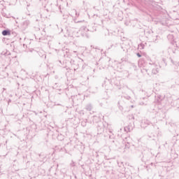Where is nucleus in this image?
I'll return each instance as SVG.
<instances>
[{
    "mask_svg": "<svg viewBox=\"0 0 179 179\" xmlns=\"http://www.w3.org/2000/svg\"><path fill=\"white\" fill-rule=\"evenodd\" d=\"M115 86H116V87H117V89L121 90V87H120V81H116L115 83Z\"/></svg>",
    "mask_w": 179,
    "mask_h": 179,
    "instance_id": "nucleus-12",
    "label": "nucleus"
},
{
    "mask_svg": "<svg viewBox=\"0 0 179 179\" xmlns=\"http://www.w3.org/2000/svg\"><path fill=\"white\" fill-rule=\"evenodd\" d=\"M124 89H128V86L124 87Z\"/></svg>",
    "mask_w": 179,
    "mask_h": 179,
    "instance_id": "nucleus-27",
    "label": "nucleus"
},
{
    "mask_svg": "<svg viewBox=\"0 0 179 179\" xmlns=\"http://www.w3.org/2000/svg\"><path fill=\"white\" fill-rule=\"evenodd\" d=\"M75 12H76V15H78V13L76 12V10H75Z\"/></svg>",
    "mask_w": 179,
    "mask_h": 179,
    "instance_id": "nucleus-29",
    "label": "nucleus"
},
{
    "mask_svg": "<svg viewBox=\"0 0 179 179\" xmlns=\"http://www.w3.org/2000/svg\"><path fill=\"white\" fill-rule=\"evenodd\" d=\"M129 148H130L129 142H127L125 145V149H129Z\"/></svg>",
    "mask_w": 179,
    "mask_h": 179,
    "instance_id": "nucleus-16",
    "label": "nucleus"
},
{
    "mask_svg": "<svg viewBox=\"0 0 179 179\" xmlns=\"http://www.w3.org/2000/svg\"><path fill=\"white\" fill-rule=\"evenodd\" d=\"M152 73H153V75H157V73H159V69H152Z\"/></svg>",
    "mask_w": 179,
    "mask_h": 179,
    "instance_id": "nucleus-8",
    "label": "nucleus"
},
{
    "mask_svg": "<svg viewBox=\"0 0 179 179\" xmlns=\"http://www.w3.org/2000/svg\"><path fill=\"white\" fill-rule=\"evenodd\" d=\"M138 48L139 50H143V48H145V45L143 43H140L138 45Z\"/></svg>",
    "mask_w": 179,
    "mask_h": 179,
    "instance_id": "nucleus-11",
    "label": "nucleus"
},
{
    "mask_svg": "<svg viewBox=\"0 0 179 179\" xmlns=\"http://www.w3.org/2000/svg\"><path fill=\"white\" fill-rule=\"evenodd\" d=\"M87 120L81 122L82 127H86Z\"/></svg>",
    "mask_w": 179,
    "mask_h": 179,
    "instance_id": "nucleus-15",
    "label": "nucleus"
},
{
    "mask_svg": "<svg viewBox=\"0 0 179 179\" xmlns=\"http://www.w3.org/2000/svg\"><path fill=\"white\" fill-rule=\"evenodd\" d=\"M171 62H172L173 65H177V63L175 62L174 60H173L172 59H171Z\"/></svg>",
    "mask_w": 179,
    "mask_h": 179,
    "instance_id": "nucleus-19",
    "label": "nucleus"
},
{
    "mask_svg": "<svg viewBox=\"0 0 179 179\" xmlns=\"http://www.w3.org/2000/svg\"><path fill=\"white\" fill-rule=\"evenodd\" d=\"M119 108H120V110H122L123 109L122 106H119Z\"/></svg>",
    "mask_w": 179,
    "mask_h": 179,
    "instance_id": "nucleus-24",
    "label": "nucleus"
},
{
    "mask_svg": "<svg viewBox=\"0 0 179 179\" xmlns=\"http://www.w3.org/2000/svg\"><path fill=\"white\" fill-rule=\"evenodd\" d=\"M124 99H127V100H131V96H123Z\"/></svg>",
    "mask_w": 179,
    "mask_h": 179,
    "instance_id": "nucleus-18",
    "label": "nucleus"
},
{
    "mask_svg": "<svg viewBox=\"0 0 179 179\" xmlns=\"http://www.w3.org/2000/svg\"><path fill=\"white\" fill-rule=\"evenodd\" d=\"M81 21H76V23H80Z\"/></svg>",
    "mask_w": 179,
    "mask_h": 179,
    "instance_id": "nucleus-26",
    "label": "nucleus"
},
{
    "mask_svg": "<svg viewBox=\"0 0 179 179\" xmlns=\"http://www.w3.org/2000/svg\"><path fill=\"white\" fill-rule=\"evenodd\" d=\"M75 61L74 60H71L70 63L72 64H74Z\"/></svg>",
    "mask_w": 179,
    "mask_h": 179,
    "instance_id": "nucleus-22",
    "label": "nucleus"
},
{
    "mask_svg": "<svg viewBox=\"0 0 179 179\" xmlns=\"http://www.w3.org/2000/svg\"><path fill=\"white\" fill-rule=\"evenodd\" d=\"M124 61H125V59H124V58L121 59V62H124Z\"/></svg>",
    "mask_w": 179,
    "mask_h": 179,
    "instance_id": "nucleus-23",
    "label": "nucleus"
},
{
    "mask_svg": "<svg viewBox=\"0 0 179 179\" xmlns=\"http://www.w3.org/2000/svg\"><path fill=\"white\" fill-rule=\"evenodd\" d=\"M1 34L3 36H10V30L5 29V30L2 31Z\"/></svg>",
    "mask_w": 179,
    "mask_h": 179,
    "instance_id": "nucleus-4",
    "label": "nucleus"
},
{
    "mask_svg": "<svg viewBox=\"0 0 179 179\" xmlns=\"http://www.w3.org/2000/svg\"><path fill=\"white\" fill-rule=\"evenodd\" d=\"M80 30H83L84 31H89V29L85 26L81 27Z\"/></svg>",
    "mask_w": 179,
    "mask_h": 179,
    "instance_id": "nucleus-14",
    "label": "nucleus"
},
{
    "mask_svg": "<svg viewBox=\"0 0 179 179\" xmlns=\"http://www.w3.org/2000/svg\"><path fill=\"white\" fill-rule=\"evenodd\" d=\"M173 54H176V51H173Z\"/></svg>",
    "mask_w": 179,
    "mask_h": 179,
    "instance_id": "nucleus-30",
    "label": "nucleus"
},
{
    "mask_svg": "<svg viewBox=\"0 0 179 179\" xmlns=\"http://www.w3.org/2000/svg\"><path fill=\"white\" fill-rule=\"evenodd\" d=\"M137 57H138V58H141V57H142V55H141V53H137L136 54Z\"/></svg>",
    "mask_w": 179,
    "mask_h": 179,
    "instance_id": "nucleus-20",
    "label": "nucleus"
},
{
    "mask_svg": "<svg viewBox=\"0 0 179 179\" xmlns=\"http://www.w3.org/2000/svg\"><path fill=\"white\" fill-rule=\"evenodd\" d=\"M71 166H75V163L73 162V164H71Z\"/></svg>",
    "mask_w": 179,
    "mask_h": 179,
    "instance_id": "nucleus-28",
    "label": "nucleus"
},
{
    "mask_svg": "<svg viewBox=\"0 0 179 179\" xmlns=\"http://www.w3.org/2000/svg\"><path fill=\"white\" fill-rule=\"evenodd\" d=\"M122 1L124 3H127L128 2V1H129V0H122ZM136 2H138V3H141V2L143 1V0H136Z\"/></svg>",
    "mask_w": 179,
    "mask_h": 179,
    "instance_id": "nucleus-10",
    "label": "nucleus"
},
{
    "mask_svg": "<svg viewBox=\"0 0 179 179\" xmlns=\"http://www.w3.org/2000/svg\"><path fill=\"white\" fill-rule=\"evenodd\" d=\"M113 35L111 34H110V31L108 29H104L103 37V38H106V40H108V41H111V38H113Z\"/></svg>",
    "mask_w": 179,
    "mask_h": 179,
    "instance_id": "nucleus-2",
    "label": "nucleus"
},
{
    "mask_svg": "<svg viewBox=\"0 0 179 179\" xmlns=\"http://www.w3.org/2000/svg\"><path fill=\"white\" fill-rule=\"evenodd\" d=\"M126 141H128V139H129V137H127L125 138Z\"/></svg>",
    "mask_w": 179,
    "mask_h": 179,
    "instance_id": "nucleus-25",
    "label": "nucleus"
},
{
    "mask_svg": "<svg viewBox=\"0 0 179 179\" xmlns=\"http://www.w3.org/2000/svg\"><path fill=\"white\" fill-rule=\"evenodd\" d=\"M52 10L53 12H59L60 13H62V8H61V5L58 4V1L52 4Z\"/></svg>",
    "mask_w": 179,
    "mask_h": 179,
    "instance_id": "nucleus-1",
    "label": "nucleus"
},
{
    "mask_svg": "<svg viewBox=\"0 0 179 179\" xmlns=\"http://www.w3.org/2000/svg\"><path fill=\"white\" fill-rule=\"evenodd\" d=\"M148 33H150V31H149Z\"/></svg>",
    "mask_w": 179,
    "mask_h": 179,
    "instance_id": "nucleus-32",
    "label": "nucleus"
},
{
    "mask_svg": "<svg viewBox=\"0 0 179 179\" xmlns=\"http://www.w3.org/2000/svg\"><path fill=\"white\" fill-rule=\"evenodd\" d=\"M132 129H134V127H132L129 125L124 127L125 132H131L132 131Z\"/></svg>",
    "mask_w": 179,
    "mask_h": 179,
    "instance_id": "nucleus-6",
    "label": "nucleus"
},
{
    "mask_svg": "<svg viewBox=\"0 0 179 179\" xmlns=\"http://www.w3.org/2000/svg\"><path fill=\"white\" fill-rule=\"evenodd\" d=\"M118 106H120V102H118Z\"/></svg>",
    "mask_w": 179,
    "mask_h": 179,
    "instance_id": "nucleus-31",
    "label": "nucleus"
},
{
    "mask_svg": "<svg viewBox=\"0 0 179 179\" xmlns=\"http://www.w3.org/2000/svg\"><path fill=\"white\" fill-rule=\"evenodd\" d=\"M104 159H106V160H110V158H108L106 155H105Z\"/></svg>",
    "mask_w": 179,
    "mask_h": 179,
    "instance_id": "nucleus-21",
    "label": "nucleus"
},
{
    "mask_svg": "<svg viewBox=\"0 0 179 179\" xmlns=\"http://www.w3.org/2000/svg\"><path fill=\"white\" fill-rule=\"evenodd\" d=\"M98 132H99V134H101V132H104V127L101 126V127H100V125L98 126Z\"/></svg>",
    "mask_w": 179,
    "mask_h": 179,
    "instance_id": "nucleus-7",
    "label": "nucleus"
},
{
    "mask_svg": "<svg viewBox=\"0 0 179 179\" xmlns=\"http://www.w3.org/2000/svg\"><path fill=\"white\" fill-rule=\"evenodd\" d=\"M148 63L150 65H152V66H156V64H155V62H152L151 59H148Z\"/></svg>",
    "mask_w": 179,
    "mask_h": 179,
    "instance_id": "nucleus-13",
    "label": "nucleus"
},
{
    "mask_svg": "<svg viewBox=\"0 0 179 179\" xmlns=\"http://www.w3.org/2000/svg\"><path fill=\"white\" fill-rule=\"evenodd\" d=\"M29 1H31V0H29Z\"/></svg>",
    "mask_w": 179,
    "mask_h": 179,
    "instance_id": "nucleus-33",
    "label": "nucleus"
},
{
    "mask_svg": "<svg viewBox=\"0 0 179 179\" xmlns=\"http://www.w3.org/2000/svg\"><path fill=\"white\" fill-rule=\"evenodd\" d=\"M129 120H135V116H134V115H129Z\"/></svg>",
    "mask_w": 179,
    "mask_h": 179,
    "instance_id": "nucleus-17",
    "label": "nucleus"
},
{
    "mask_svg": "<svg viewBox=\"0 0 179 179\" xmlns=\"http://www.w3.org/2000/svg\"><path fill=\"white\" fill-rule=\"evenodd\" d=\"M29 24H30V21L29 20L24 21L22 24V29H27Z\"/></svg>",
    "mask_w": 179,
    "mask_h": 179,
    "instance_id": "nucleus-3",
    "label": "nucleus"
},
{
    "mask_svg": "<svg viewBox=\"0 0 179 179\" xmlns=\"http://www.w3.org/2000/svg\"><path fill=\"white\" fill-rule=\"evenodd\" d=\"M92 108L93 106H92V103H88L85 106V110H87V111H92Z\"/></svg>",
    "mask_w": 179,
    "mask_h": 179,
    "instance_id": "nucleus-5",
    "label": "nucleus"
},
{
    "mask_svg": "<svg viewBox=\"0 0 179 179\" xmlns=\"http://www.w3.org/2000/svg\"><path fill=\"white\" fill-rule=\"evenodd\" d=\"M163 100V99H162V96L161 95H158L157 98V103H160V102Z\"/></svg>",
    "mask_w": 179,
    "mask_h": 179,
    "instance_id": "nucleus-9",
    "label": "nucleus"
}]
</instances>
